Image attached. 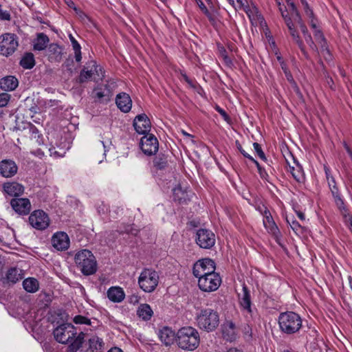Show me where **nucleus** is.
Wrapping results in <instances>:
<instances>
[{"label":"nucleus","mask_w":352,"mask_h":352,"mask_svg":"<svg viewBox=\"0 0 352 352\" xmlns=\"http://www.w3.org/2000/svg\"><path fill=\"white\" fill-rule=\"evenodd\" d=\"M18 85L19 81L13 76H8L0 80V88L6 91H14Z\"/></svg>","instance_id":"obj_27"},{"label":"nucleus","mask_w":352,"mask_h":352,"mask_svg":"<svg viewBox=\"0 0 352 352\" xmlns=\"http://www.w3.org/2000/svg\"><path fill=\"white\" fill-rule=\"evenodd\" d=\"M10 99V95L8 93L0 94V107H6Z\"/></svg>","instance_id":"obj_44"},{"label":"nucleus","mask_w":352,"mask_h":352,"mask_svg":"<svg viewBox=\"0 0 352 352\" xmlns=\"http://www.w3.org/2000/svg\"><path fill=\"white\" fill-rule=\"evenodd\" d=\"M0 19L9 21L10 19V14L7 10H3L0 5Z\"/></svg>","instance_id":"obj_51"},{"label":"nucleus","mask_w":352,"mask_h":352,"mask_svg":"<svg viewBox=\"0 0 352 352\" xmlns=\"http://www.w3.org/2000/svg\"><path fill=\"white\" fill-rule=\"evenodd\" d=\"M305 12L309 18H313V16H314V12L311 8L307 10Z\"/></svg>","instance_id":"obj_62"},{"label":"nucleus","mask_w":352,"mask_h":352,"mask_svg":"<svg viewBox=\"0 0 352 352\" xmlns=\"http://www.w3.org/2000/svg\"><path fill=\"white\" fill-rule=\"evenodd\" d=\"M140 148L144 154L154 155L159 148L158 140L154 135L147 134L141 138Z\"/></svg>","instance_id":"obj_13"},{"label":"nucleus","mask_w":352,"mask_h":352,"mask_svg":"<svg viewBox=\"0 0 352 352\" xmlns=\"http://www.w3.org/2000/svg\"><path fill=\"white\" fill-rule=\"evenodd\" d=\"M290 10V14L294 17L295 20L301 18L299 11L297 9L293 0H285Z\"/></svg>","instance_id":"obj_40"},{"label":"nucleus","mask_w":352,"mask_h":352,"mask_svg":"<svg viewBox=\"0 0 352 352\" xmlns=\"http://www.w3.org/2000/svg\"><path fill=\"white\" fill-rule=\"evenodd\" d=\"M81 49H78V50H74V53H75V59H76V62H80L81 59H82V55H81Z\"/></svg>","instance_id":"obj_56"},{"label":"nucleus","mask_w":352,"mask_h":352,"mask_svg":"<svg viewBox=\"0 0 352 352\" xmlns=\"http://www.w3.org/2000/svg\"><path fill=\"white\" fill-rule=\"evenodd\" d=\"M73 63H74L73 60L67 59L65 60V62L62 65L63 67H65L67 69V70L68 71L69 74H72L73 73V69H72Z\"/></svg>","instance_id":"obj_49"},{"label":"nucleus","mask_w":352,"mask_h":352,"mask_svg":"<svg viewBox=\"0 0 352 352\" xmlns=\"http://www.w3.org/2000/svg\"><path fill=\"white\" fill-rule=\"evenodd\" d=\"M196 243L201 248L210 249L215 244V235L211 230L205 228L197 230Z\"/></svg>","instance_id":"obj_12"},{"label":"nucleus","mask_w":352,"mask_h":352,"mask_svg":"<svg viewBox=\"0 0 352 352\" xmlns=\"http://www.w3.org/2000/svg\"><path fill=\"white\" fill-rule=\"evenodd\" d=\"M137 315L142 320L148 321L153 316V311L148 304H140L137 309Z\"/></svg>","instance_id":"obj_29"},{"label":"nucleus","mask_w":352,"mask_h":352,"mask_svg":"<svg viewBox=\"0 0 352 352\" xmlns=\"http://www.w3.org/2000/svg\"><path fill=\"white\" fill-rule=\"evenodd\" d=\"M215 263L213 260L206 258L197 261L193 265V275L199 278V277L206 276L208 274L215 272Z\"/></svg>","instance_id":"obj_9"},{"label":"nucleus","mask_w":352,"mask_h":352,"mask_svg":"<svg viewBox=\"0 0 352 352\" xmlns=\"http://www.w3.org/2000/svg\"><path fill=\"white\" fill-rule=\"evenodd\" d=\"M314 35L315 39L316 40V41L318 43H320L321 41H322L324 43V41L326 40L324 36V34H322L321 30L318 28H316L314 30Z\"/></svg>","instance_id":"obj_45"},{"label":"nucleus","mask_w":352,"mask_h":352,"mask_svg":"<svg viewBox=\"0 0 352 352\" xmlns=\"http://www.w3.org/2000/svg\"><path fill=\"white\" fill-rule=\"evenodd\" d=\"M31 226L38 230H43L50 225L48 214L42 210H36L29 216Z\"/></svg>","instance_id":"obj_11"},{"label":"nucleus","mask_w":352,"mask_h":352,"mask_svg":"<svg viewBox=\"0 0 352 352\" xmlns=\"http://www.w3.org/2000/svg\"><path fill=\"white\" fill-rule=\"evenodd\" d=\"M196 320L198 327L208 332L214 331L219 324L218 313L210 308L201 309Z\"/></svg>","instance_id":"obj_5"},{"label":"nucleus","mask_w":352,"mask_h":352,"mask_svg":"<svg viewBox=\"0 0 352 352\" xmlns=\"http://www.w3.org/2000/svg\"><path fill=\"white\" fill-rule=\"evenodd\" d=\"M221 283L219 274L214 272L204 277H199L198 285L201 290L206 292L216 291Z\"/></svg>","instance_id":"obj_8"},{"label":"nucleus","mask_w":352,"mask_h":352,"mask_svg":"<svg viewBox=\"0 0 352 352\" xmlns=\"http://www.w3.org/2000/svg\"><path fill=\"white\" fill-rule=\"evenodd\" d=\"M258 171L261 178L265 179L266 177L267 176V173H266L264 168H262L261 170H259Z\"/></svg>","instance_id":"obj_61"},{"label":"nucleus","mask_w":352,"mask_h":352,"mask_svg":"<svg viewBox=\"0 0 352 352\" xmlns=\"http://www.w3.org/2000/svg\"><path fill=\"white\" fill-rule=\"evenodd\" d=\"M50 62H60L63 56V48L57 43H50L47 47V54Z\"/></svg>","instance_id":"obj_21"},{"label":"nucleus","mask_w":352,"mask_h":352,"mask_svg":"<svg viewBox=\"0 0 352 352\" xmlns=\"http://www.w3.org/2000/svg\"><path fill=\"white\" fill-rule=\"evenodd\" d=\"M19 38L12 33H6L0 36V54L4 56L12 55L18 48Z\"/></svg>","instance_id":"obj_7"},{"label":"nucleus","mask_w":352,"mask_h":352,"mask_svg":"<svg viewBox=\"0 0 352 352\" xmlns=\"http://www.w3.org/2000/svg\"><path fill=\"white\" fill-rule=\"evenodd\" d=\"M18 167L11 160H3L0 162V175L4 177H12L17 173Z\"/></svg>","instance_id":"obj_19"},{"label":"nucleus","mask_w":352,"mask_h":352,"mask_svg":"<svg viewBox=\"0 0 352 352\" xmlns=\"http://www.w3.org/2000/svg\"><path fill=\"white\" fill-rule=\"evenodd\" d=\"M215 110L226 121H228L230 119L229 116L227 114L225 110L221 109L219 106H216Z\"/></svg>","instance_id":"obj_53"},{"label":"nucleus","mask_w":352,"mask_h":352,"mask_svg":"<svg viewBox=\"0 0 352 352\" xmlns=\"http://www.w3.org/2000/svg\"><path fill=\"white\" fill-rule=\"evenodd\" d=\"M222 335L225 340L232 342L236 338V326L231 321H226L222 325Z\"/></svg>","instance_id":"obj_24"},{"label":"nucleus","mask_w":352,"mask_h":352,"mask_svg":"<svg viewBox=\"0 0 352 352\" xmlns=\"http://www.w3.org/2000/svg\"><path fill=\"white\" fill-rule=\"evenodd\" d=\"M116 103L118 109L124 112L128 113L132 107V100L126 93H120L116 96Z\"/></svg>","instance_id":"obj_20"},{"label":"nucleus","mask_w":352,"mask_h":352,"mask_svg":"<svg viewBox=\"0 0 352 352\" xmlns=\"http://www.w3.org/2000/svg\"><path fill=\"white\" fill-rule=\"evenodd\" d=\"M239 303L243 310L250 314H252L250 293L245 285L243 286V294L239 296Z\"/></svg>","instance_id":"obj_25"},{"label":"nucleus","mask_w":352,"mask_h":352,"mask_svg":"<svg viewBox=\"0 0 352 352\" xmlns=\"http://www.w3.org/2000/svg\"><path fill=\"white\" fill-rule=\"evenodd\" d=\"M253 146H254V148L255 150V151L256 152L258 156L263 161H266L267 160V158L265 157V155L264 153V152L263 151L261 147V145L257 143V142H254L253 144Z\"/></svg>","instance_id":"obj_43"},{"label":"nucleus","mask_w":352,"mask_h":352,"mask_svg":"<svg viewBox=\"0 0 352 352\" xmlns=\"http://www.w3.org/2000/svg\"><path fill=\"white\" fill-rule=\"evenodd\" d=\"M107 352H123V351L118 347H113L111 349H109Z\"/></svg>","instance_id":"obj_64"},{"label":"nucleus","mask_w":352,"mask_h":352,"mask_svg":"<svg viewBox=\"0 0 352 352\" xmlns=\"http://www.w3.org/2000/svg\"><path fill=\"white\" fill-rule=\"evenodd\" d=\"M199 8L201 9V10L208 16H210V13L208 11L207 7L205 6L204 2L201 0H199L197 2Z\"/></svg>","instance_id":"obj_54"},{"label":"nucleus","mask_w":352,"mask_h":352,"mask_svg":"<svg viewBox=\"0 0 352 352\" xmlns=\"http://www.w3.org/2000/svg\"><path fill=\"white\" fill-rule=\"evenodd\" d=\"M20 65L26 69H32L35 65L34 56L32 53H26L20 60Z\"/></svg>","instance_id":"obj_32"},{"label":"nucleus","mask_w":352,"mask_h":352,"mask_svg":"<svg viewBox=\"0 0 352 352\" xmlns=\"http://www.w3.org/2000/svg\"><path fill=\"white\" fill-rule=\"evenodd\" d=\"M309 19H310L309 24H310L311 28L314 30L318 28L317 19L315 18V16H314L313 18H309Z\"/></svg>","instance_id":"obj_58"},{"label":"nucleus","mask_w":352,"mask_h":352,"mask_svg":"<svg viewBox=\"0 0 352 352\" xmlns=\"http://www.w3.org/2000/svg\"><path fill=\"white\" fill-rule=\"evenodd\" d=\"M88 65V67L91 68L93 70L94 74L98 76V79H102L104 77V71L103 70V68L98 65L96 64V62L94 60H91L87 63Z\"/></svg>","instance_id":"obj_35"},{"label":"nucleus","mask_w":352,"mask_h":352,"mask_svg":"<svg viewBox=\"0 0 352 352\" xmlns=\"http://www.w3.org/2000/svg\"><path fill=\"white\" fill-rule=\"evenodd\" d=\"M55 340L61 344H69L68 352H76L84 342L85 333L77 331L74 325L70 323H63L58 326L53 331Z\"/></svg>","instance_id":"obj_1"},{"label":"nucleus","mask_w":352,"mask_h":352,"mask_svg":"<svg viewBox=\"0 0 352 352\" xmlns=\"http://www.w3.org/2000/svg\"><path fill=\"white\" fill-rule=\"evenodd\" d=\"M280 65L284 73L289 71L285 62H282L281 64H280Z\"/></svg>","instance_id":"obj_63"},{"label":"nucleus","mask_w":352,"mask_h":352,"mask_svg":"<svg viewBox=\"0 0 352 352\" xmlns=\"http://www.w3.org/2000/svg\"><path fill=\"white\" fill-rule=\"evenodd\" d=\"M89 347L92 350L100 349L103 344L102 339L98 336H93L89 340Z\"/></svg>","instance_id":"obj_39"},{"label":"nucleus","mask_w":352,"mask_h":352,"mask_svg":"<svg viewBox=\"0 0 352 352\" xmlns=\"http://www.w3.org/2000/svg\"><path fill=\"white\" fill-rule=\"evenodd\" d=\"M236 147L241 152V153L246 158L249 160H253V157L250 155L241 146V145L239 144L238 141L236 142Z\"/></svg>","instance_id":"obj_52"},{"label":"nucleus","mask_w":352,"mask_h":352,"mask_svg":"<svg viewBox=\"0 0 352 352\" xmlns=\"http://www.w3.org/2000/svg\"><path fill=\"white\" fill-rule=\"evenodd\" d=\"M320 46V51L323 56L329 55L330 56V52L327 46V41L324 40V43L322 41L318 43Z\"/></svg>","instance_id":"obj_46"},{"label":"nucleus","mask_w":352,"mask_h":352,"mask_svg":"<svg viewBox=\"0 0 352 352\" xmlns=\"http://www.w3.org/2000/svg\"><path fill=\"white\" fill-rule=\"evenodd\" d=\"M220 54L225 63L228 65L232 64L230 58L228 56L226 50L224 47H221L219 48Z\"/></svg>","instance_id":"obj_47"},{"label":"nucleus","mask_w":352,"mask_h":352,"mask_svg":"<svg viewBox=\"0 0 352 352\" xmlns=\"http://www.w3.org/2000/svg\"><path fill=\"white\" fill-rule=\"evenodd\" d=\"M89 67H88V65L86 64V66H85L80 72L79 75L80 82H85L91 78L92 75L94 74L93 69L91 68V69L89 70Z\"/></svg>","instance_id":"obj_38"},{"label":"nucleus","mask_w":352,"mask_h":352,"mask_svg":"<svg viewBox=\"0 0 352 352\" xmlns=\"http://www.w3.org/2000/svg\"><path fill=\"white\" fill-rule=\"evenodd\" d=\"M158 337L166 346H170L176 340L177 334L169 327H164L159 331Z\"/></svg>","instance_id":"obj_23"},{"label":"nucleus","mask_w":352,"mask_h":352,"mask_svg":"<svg viewBox=\"0 0 352 352\" xmlns=\"http://www.w3.org/2000/svg\"><path fill=\"white\" fill-rule=\"evenodd\" d=\"M296 21L298 23L300 30H301L302 33L303 34L304 36L309 34L305 24L302 21V17Z\"/></svg>","instance_id":"obj_48"},{"label":"nucleus","mask_w":352,"mask_h":352,"mask_svg":"<svg viewBox=\"0 0 352 352\" xmlns=\"http://www.w3.org/2000/svg\"><path fill=\"white\" fill-rule=\"evenodd\" d=\"M52 245L58 250H66L69 247V239L67 233L58 232L52 238Z\"/></svg>","instance_id":"obj_17"},{"label":"nucleus","mask_w":352,"mask_h":352,"mask_svg":"<svg viewBox=\"0 0 352 352\" xmlns=\"http://www.w3.org/2000/svg\"><path fill=\"white\" fill-rule=\"evenodd\" d=\"M168 165L167 156L163 153H159L153 160V166L158 170L164 169Z\"/></svg>","instance_id":"obj_33"},{"label":"nucleus","mask_w":352,"mask_h":352,"mask_svg":"<svg viewBox=\"0 0 352 352\" xmlns=\"http://www.w3.org/2000/svg\"><path fill=\"white\" fill-rule=\"evenodd\" d=\"M23 287L28 292L35 293L39 289V283L35 278L30 277L23 281Z\"/></svg>","instance_id":"obj_31"},{"label":"nucleus","mask_w":352,"mask_h":352,"mask_svg":"<svg viewBox=\"0 0 352 352\" xmlns=\"http://www.w3.org/2000/svg\"><path fill=\"white\" fill-rule=\"evenodd\" d=\"M69 39H70V41L72 43V45L74 50L81 49V47H80V44L78 43V42L74 38V37L72 34L69 35Z\"/></svg>","instance_id":"obj_55"},{"label":"nucleus","mask_w":352,"mask_h":352,"mask_svg":"<svg viewBox=\"0 0 352 352\" xmlns=\"http://www.w3.org/2000/svg\"><path fill=\"white\" fill-rule=\"evenodd\" d=\"M108 92L109 90H107L106 85L104 89L101 87H98L93 90L92 96L96 100L101 101L102 98L107 95Z\"/></svg>","instance_id":"obj_36"},{"label":"nucleus","mask_w":352,"mask_h":352,"mask_svg":"<svg viewBox=\"0 0 352 352\" xmlns=\"http://www.w3.org/2000/svg\"><path fill=\"white\" fill-rule=\"evenodd\" d=\"M287 222L290 226L291 228L297 233L301 230V226L299 224V223L294 219V217L292 218H287Z\"/></svg>","instance_id":"obj_41"},{"label":"nucleus","mask_w":352,"mask_h":352,"mask_svg":"<svg viewBox=\"0 0 352 352\" xmlns=\"http://www.w3.org/2000/svg\"><path fill=\"white\" fill-rule=\"evenodd\" d=\"M284 74H285V75L286 78L287 79V80H288L289 82H291V83H292V84H295V82H294V78H293L292 74V73L290 72V71H289V72H285V73H284Z\"/></svg>","instance_id":"obj_59"},{"label":"nucleus","mask_w":352,"mask_h":352,"mask_svg":"<svg viewBox=\"0 0 352 352\" xmlns=\"http://www.w3.org/2000/svg\"><path fill=\"white\" fill-rule=\"evenodd\" d=\"M159 283V275L151 269H144L138 277L140 287L145 292L151 293L157 287Z\"/></svg>","instance_id":"obj_6"},{"label":"nucleus","mask_w":352,"mask_h":352,"mask_svg":"<svg viewBox=\"0 0 352 352\" xmlns=\"http://www.w3.org/2000/svg\"><path fill=\"white\" fill-rule=\"evenodd\" d=\"M50 42L49 37L44 33H38L36 38L33 41V49L36 51H42L47 47Z\"/></svg>","instance_id":"obj_28"},{"label":"nucleus","mask_w":352,"mask_h":352,"mask_svg":"<svg viewBox=\"0 0 352 352\" xmlns=\"http://www.w3.org/2000/svg\"><path fill=\"white\" fill-rule=\"evenodd\" d=\"M326 178L328 182L329 188L331 192L332 196L337 206L341 209L344 208V201L341 197L339 189L336 185V182L333 176L330 174V170L327 167H324Z\"/></svg>","instance_id":"obj_14"},{"label":"nucleus","mask_w":352,"mask_h":352,"mask_svg":"<svg viewBox=\"0 0 352 352\" xmlns=\"http://www.w3.org/2000/svg\"><path fill=\"white\" fill-rule=\"evenodd\" d=\"M108 298L113 302H120L125 298L123 289L120 287H111L107 292Z\"/></svg>","instance_id":"obj_26"},{"label":"nucleus","mask_w":352,"mask_h":352,"mask_svg":"<svg viewBox=\"0 0 352 352\" xmlns=\"http://www.w3.org/2000/svg\"><path fill=\"white\" fill-rule=\"evenodd\" d=\"M176 342L179 348L193 351L199 344V334L197 330L193 327H182L177 333Z\"/></svg>","instance_id":"obj_3"},{"label":"nucleus","mask_w":352,"mask_h":352,"mask_svg":"<svg viewBox=\"0 0 352 352\" xmlns=\"http://www.w3.org/2000/svg\"><path fill=\"white\" fill-rule=\"evenodd\" d=\"M290 168V171H291V173L292 174L294 178L296 180V181H300V179L302 178V174H301V172L300 170H295L294 167H289Z\"/></svg>","instance_id":"obj_50"},{"label":"nucleus","mask_w":352,"mask_h":352,"mask_svg":"<svg viewBox=\"0 0 352 352\" xmlns=\"http://www.w3.org/2000/svg\"><path fill=\"white\" fill-rule=\"evenodd\" d=\"M3 189L10 197H19L24 192L23 186L17 182H6L3 184Z\"/></svg>","instance_id":"obj_22"},{"label":"nucleus","mask_w":352,"mask_h":352,"mask_svg":"<svg viewBox=\"0 0 352 352\" xmlns=\"http://www.w3.org/2000/svg\"><path fill=\"white\" fill-rule=\"evenodd\" d=\"M6 279L8 282L14 284L21 279V276L19 270L16 268L13 267L8 270L6 273Z\"/></svg>","instance_id":"obj_34"},{"label":"nucleus","mask_w":352,"mask_h":352,"mask_svg":"<svg viewBox=\"0 0 352 352\" xmlns=\"http://www.w3.org/2000/svg\"><path fill=\"white\" fill-rule=\"evenodd\" d=\"M261 212L263 215V225L265 229L271 234L277 236L280 234L279 229L275 223L271 213L267 208H264V210H261Z\"/></svg>","instance_id":"obj_18"},{"label":"nucleus","mask_w":352,"mask_h":352,"mask_svg":"<svg viewBox=\"0 0 352 352\" xmlns=\"http://www.w3.org/2000/svg\"><path fill=\"white\" fill-rule=\"evenodd\" d=\"M75 263L81 272L86 276L94 274L97 271V263L91 251L82 250L75 255Z\"/></svg>","instance_id":"obj_4"},{"label":"nucleus","mask_w":352,"mask_h":352,"mask_svg":"<svg viewBox=\"0 0 352 352\" xmlns=\"http://www.w3.org/2000/svg\"><path fill=\"white\" fill-rule=\"evenodd\" d=\"M25 129H28L30 138L32 140H35L37 142H38V144H40L39 139L41 135L39 133V131L37 129V128L32 123L28 122L27 124V127Z\"/></svg>","instance_id":"obj_37"},{"label":"nucleus","mask_w":352,"mask_h":352,"mask_svg":"<svg viewBox=\"0 0 352 352\" xmlns=\"http://www.w3.org/2000/svg\"><path fill=\"white\" fill-rule=\"evenodd\" d=\"M280 330L286 335L298 333L302 327V320L299 314L294 311L280 313L278 318Z\"/></svg>","instance_id":"obj_2"},{"label":"nucleus","mask_w":352,"mask_h":352,"mask_svg":"<svg viewBox=\"0 0 352 352\" xmlns=\"http://www.w3.org/2000/svg\"><path fill=\"white\" fill-rule=\"evenodd\" d=\"M133 125L138 133L145 135L148 134L151 127V121L145 113L138 115L133 120Z\"/></svg>","instance_id":"obj_15"},{"label":"nucleus","mask_w":352,"mask_h":352,"mask_svg":"<svg viewBox=\"0 0 352 352\" xmlns=\"http://www.w3.org/2000/svg\"><path fill=\"white\" fill-rule=\"evenodd\" d=\"M73 321L76 324H91V321L89 318H87L85 316H80V315L76 316L74 318Z\"/></svg>","instance_id":"obj_42"},{"label":"nucleus","mask_w":352,"mask_h":352,"mask_svg":"<svg viewBox=\"0 0 352 352\" xmlns=\"http://www.w3.org/2000/svg\"><path fill=\"white\" fill-rule=\"evenodd\" d=\"M281 16L289 30V34L292 36L293 40L296 43L305 58L308 59L309 55L305 50V45L303 41L300 39L299 34L294 27V24L292 21V17L287 9H285L284 12H282Z\"/></svg>","instance_id":"obj_10"},{"label":"nucleus","mask_w":352,"mask_h":352,"mask_svg":"<svg viewBox=\"0 0 352 352\" xmlns=\"http://www.w3.org/2000/svg\"><path fill=\"white\" fill-rule=\"evenodd\" d=\"M311 50H312L314 52L318 53V49L317 45L315 44L314 41L311 42L309 44H308Z\"/></svg>","instance_id":"obj_60"},{"label":"nucleus","mask_w":352,"mask_h":352,"mask_svg":"<svg viewBox=\"0 0 352 352\" xmlns=\"http://www.w3.org/2000/svg\"><path fill=\"white\" fill-rule=\"evenodd\" d=\"M63 1L68 6V7H69L70 8H72L76 12L78 11V9L76 7L75 3H74V1L72 0H63Z\"/></svg>","instance_id":"obj_57"},{"label":"nucleus","mask_w":352,"mask_h":352,"mask_svg":"<svg viewBox=\"0 0 352 352\" xmlns=\"http://www.w3.org/2000/svg\"><path fill=\"white\" fill-rule=\"evenodd\" d=\"M12 208L20 215L29 214L31 210V203L28 198H14L10 201Z\"/></svg>","instance_id":"obj_16"},{"label":"nucleus","mask_w":352,"mask_h":352,"mask_svg":"<svg viewBox=\"0 0 352 352\" xmlns=\"http://www.w3.org/2000/svg\"><path fill=\"white\" fill-rule=\"evenodd\" d=\"M173 199L179 204L186 203L189 199V195L186 190H183L180 186L173 189Z\"/></svg>","instance_id":"obj_30"}]
</instances>
